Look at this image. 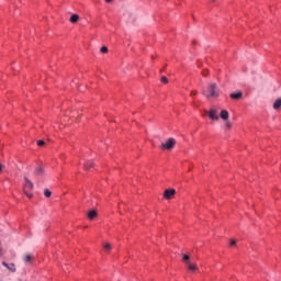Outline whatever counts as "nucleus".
<instances>
[{"label":"nucleus","mask_w":281,"mask_h":281,"mask_svg":"<svg viewBox=\"0 0 281 281\" xmlns=\"http://www.w3.org/2000/svg\"><path fill=\"white\" fill-rule=\"evenodd\" d=\"M24 194H26V196H29V199H32V193H30V190H34V183L31 182L30 179L24 178Z\"/></svg>","instance_id":"nucleus-3"},{"label":"nucleus","mask_w":281,"mask_h":281,"mask_svg":"<svg viewBox=\"0 0 281 281\" xmlns=\"http://www.w3.org/2000/svg\"><path fill=\"white\" fill-rule=\"evenodd\" d=\"M1 170H3V165H0V172H1Z\"/></svg>","instance_id":"nucleus-26"},{"label":"nucleus","mask_w":281,"mask_h":281,"mask_svg":"<svg viewBox=\"0 0 281 281\" xmlns=\"http://www.w3.org/2000/svg\"><path fill=\"white\" fill-rule=\"evenodd\" d=\"M274 111H278L281 109V99H277L273 103Z\"/></svg>","instance_id":"nucleus-12"},{"label":"nucleus","mask_w":281,"mask_h":281,"mask_svg":"<svg viewBox=\"0 0 281 281\" xmlns=\"http://www.w3.org/2000/svg\"><path fill=\"white\" fill-rule=\"evenodd\" d=\"M209 117L213 122H218V120H221V116H218V108H211L209 111Z\"/></svg>","instance_id":"nucleus-5"},{"label":"nucleus","mask_w":281,"mask_h":281,"mask_svg":"<svg viewBox=\"0 0 281 281\" xmlns=\"http://www.w3.org/2000/svg\"><path fill=\"white\" fill-rule=\"evenodd\" d=\"M44 196H46V199H49V196H52V191H49V189H45Z\"/></svg>","instance_id":"nucleus-17"},{"label":"nucleus","mask_w":281,"mask_h":281,"mask_svg":"<svg viewBox=\"0 0 281 281\" xmlns=\"http://www.w3.org/2000/svg\"><path fill=\"white\" fill-rule=\"evenodd\" d=\"M3 254V248H1V244H0V256Z\"/></svg>","instance_id":"nucleus-24"},{"label":"nucleus","mask_w":281,"mask_h":281,"mask_svg":"<svg viewBox=\"0 0 281 281\" xmlns=\"http://www.w3.org/2000/svg\"><path fill=\"white\" fill-rule=\"evenodd\" d=\"M95 216H98V212H95V210H92V211L88 212V218L90 221H93V218H95Z\"/></svg>","instance_id":"nucleus-11"},{"label":"nucleus","mask_w":281,"mask_h":281,"mask_svg":"<svg viewBox=\"0 0 281 281\" xmlns=\"http://www.w3.org/2000/svg\"><path fill=\"white\" fill-rule=\"evenodd\" d=\"M175 144H177L175 138H168L166 143H161L160 148H162V150H172V148H175Z\"/></svg>","instance_id":"nucleus-4"},{"label":"nucleus","mask_w":281,"mask_h":281,"mask_svg":"<svg viewBox=\"0 0 281 281\" xmlns=\"http://www.w3.org/2000/svg\"><path fill=\"white\" fill-rule=\"evenodd\" d=\"M3 267H7L11 273H14V271H16V266H14V263H8V262H2Z\"/></svg>","instance_id":"nucleus-9"},{"label":"nucleus","mask_w":281,"mask_h":281,"mask_svg":"<svg viewBox=\"0 0 281 281\" xmlns=\"http://www.w3.org/2000/svg\"><path fill=\"white\" fill-rule=\"evenodd\" d=\"M191 95H196V91H191Z\"/></svg>","instance_id":"nucleus-25"},{"label":"nucleus","mask_w":281,"mask_h":281,"mask_svg":"<svg viewBox=\"0 0 281 281\" xmlns=\"http://www.w3.org/2000/svg\"><path fill=\"white\" fill-rule=\"evenodd\" d=\"M43 175H45V168H43V166L36 167L35 170H34V176L35 177H43Z\"/></svg>","instance_id":"nucleus-8"},{"label":"nucleus","mask_w":281,"mask_h":281,"mask_svg":"<svg viewBox=\"0 0 281 281\" xmlns=\"http://www.w3.org/2000/svg\"><path fill=\"white\" fill-rule=\"evenodd\" d=\"M220 117L223 120L225 123V128H232V122H229V112L227 110H222L220 112Z\"/></svg>","instance_id":"nucleus-2"},{"label":"nucleus","mask_w":281,"mask_h":281,"mask_svg":"<svg viewBox=\"0 0 281 281\" xmlns=\"http://www.w3.org/2000/svg\"><path fill=\"white\" fill-rule=\"evenodd\" d=\"M229 98H232V100H240V98H243V92H233L229 94Z\"/></svg>","instance_id":"nucleus-10"},{"label":"nucleus","mask_w":281,"mask_h":281,"mask_svg":"<svg viewBox=\"0 0 281 281\" xmlns=\"http://www.w3.org/2000/svg\"><path fill=\"white\" fill-rule=\"evenodd\" d=\"M79 20H80V16L78 14H72L70 16V23H78Z\"/></svg>","instance_id":"nucleus-13"},{"label":"nucleus","mask_w":281,"mask_h":281,"mask_svg":"<svg viewBox=\"0 0 281 281\" xmlns=\"http://www.w3.org/2000/svg\"><path fill=\"white\" fill-rule=\"evenodd\" d=\"M235 245H236V240H235V239H232V240H231V247H235Z\"/></svg>","instance_id":"nucleus-22"},{"label":"nucleus","mask_w":281,"mask_h":281,"mask_svg":"<svg viewBox=\"0 0 281 281\" xmlns=\"http://www.w3.org/2000/svg\"><path fill=\"white\" fill-rule=\"evenodd\" d=\"M182 262L187 266L188 262H190V256L189 255H182Z\"/></svg>","instance_id":"nucleus-15"},{"label":"nucleus","mask_w":281,"mask_h":281,"mask_svg":"<svg viewBox=\"0 0 281 281\" xmlns=\"http://www.w3.org/2000/svg\"><path fill=\"white\" fill-rule=\"evenodd\" d=\"M100 52L101 54H106V52H109V48L106 46H102Z\"/></svg>","instance_id":"nucleus-19"},{"label":"nucleus","mask_w":281,"mask_h":281,"mask_svg":"<svg viewBox=\"0 0 281 281\" xmlns=\"http://www.w3.org/2000/svg\"><path fill=\"white\" fill-rule=\"evenodd\" d=\"M106 1V3H111V1H113V0H105Z\"/></svg>","instance_id":"nucleus-27"},{"label":"nucleus","mask_w":281,"mask_h":281,"mask_svg":"<svg viewBox=\"0 0 281 281\" xmlns=\"http://www.w3.org/2000/svg\"><path fill=\"white\" fill-rule=\"evenodd\" d=\"M175 194H177V191L175 189H167L164 192V199L170 200L172 199V196H175Z\"/></svg>","instance_id":"nucleus-6"},{"label":"nucleus","mask_w":281,"mask_h":281,"mask_svg":"<svg viewBox=\"0 0 281 281\" xmlns=\"http://www.w3.org/2000/svg\"><path fill=\"white\" fill-rule=\"evenodd\" d=\"M186 267L187 270L190 271V273H196V271H199V267H196V263L188 262Z\"/></svg>","instance_id":"nucleus-7"},{"label":"nucleus","mask_w":281,"mask_h":281,"mask_svg":"<svg viewBox=\"0 0 281 281\" xmlns=\"http://www.w3.org/2000/svg\"><path fill=\"white\" fill-rule=\"evenodd\" d=\"M160 81L164 83V85H168V79L166 77H161Z\"/></svg>","instance_id":"nucleus-20"},{"label":"nucleus","mask_w":281,"mask_h":281,"mask_svg":"<svg viewBox=\"0 0 281 281\" xmlns=\"http://www.w3.org/2000/svg\"><path fill=\"white\" fill-rule=\"evenodd\" d=\"M37 146H45V142L44 140H37Z\"/></svg>","instance_id":"nucleus-21"},{"label":"nucleus","mask_w":281,"mask_h":281,"mask_svg":"<svg viewBox=\"0 0 281 281\" xmlns=\"http://www.w3.org/2000/svg\"><path fill=\"white\" fill-rule=\"evenodd\" d=\"M85 168H86V170H89L90 168H93V161H88V162L85 165Z\"/></svg>","instance_id":"nucleus-16"},{"label":"nucleus","mask_w":281,"mask_h":281,"mask_svg":"<svg viewBox=\"0 0 281 281\" xmlns=\"http://www.w3.org/2000/svg\"><path fill=\"white\" fill-rule=\"evenodd\" d=\"M207 74H209L207 70H204V71L202 72V76L206 77Z\"/></svg>","instance_id":"nucleus-23"},{"label":"nucleus","mask_w":281,"mask_h":281,"mask_svg":"<svg viewBox=\"0 0 281 281\" xmlns=\"http://www.w3.org/2000/svg\"><path fill=\"white\" fill-rule=\"evenodd\" d=\"M23 260H24V262H26V265H31L32 263V255H24Z\"/></svg>","instance_id":"nucleus-14"},{"label":"nucleus","mask_w":281,"mask_h":281,"mask_svg":"<svg viewBox=\"0 0 281 281\" xmlns=\"http://www.w3.org/2000/svg\"><path fill=\"white\" fill-rule=\"evenodd\" d=\"M103 248L109 254V251H111V244H105Z\"/></svg>","instance_id":"nucleus-18"},{"label":"nucleus","mask_w":281,"mask_h":281,"mask_svg":"<svg viewBox=\"0 0 281 281\" xmlns=\"http://www.w3.org/2000/svg\"><path fill=\"white\" fill-rule=\"evenodd\" d=\"M202 93L206 98H218V95H221V90L216 83L212 82L202 91Z\"/></svg>","instance_id":"nucleus-1"}]
</instances>
